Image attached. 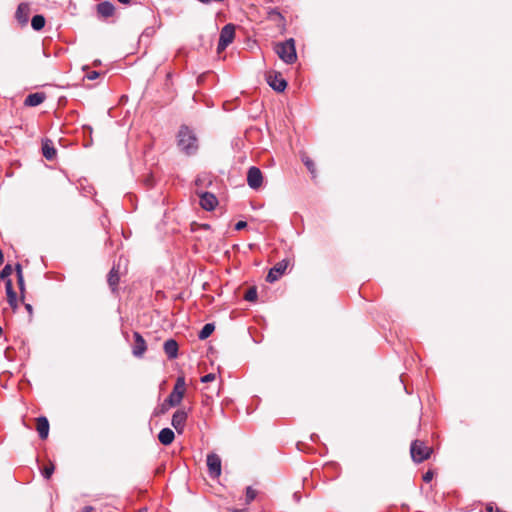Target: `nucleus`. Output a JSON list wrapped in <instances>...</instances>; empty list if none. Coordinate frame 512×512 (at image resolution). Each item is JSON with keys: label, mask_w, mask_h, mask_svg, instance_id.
I'll list each match as a JSON object with an SVG mask.
<instances>
[{"label": "nucleus", "mask_w": 512, "mask_h": 512, "mask_svg": "<svg viewBox=\"0 0 512 512\" xmlns=\"http://www.w3.org/2000/svg\"><path fill=\"white\" fill-rule=\"evenodd\" d=\"M268 14H269V19L274 21V22L281 23V22L284 21V17L276 9H271Z\"/></svg>", "instance_id": "nucleus-25"}, {"label": "nucleus", "mask_w": 512, "mask_h": 512, "mask_svg": "<svg viewBox=\"0 0 512 512\" xmlns=\"http://www.w3.org/2000/svg\"><path fill=\"white\" fill-rule=\"evenodd\" d=\"M134 344L132 347V353L135 357H142V355L145 353L147 346L144 338L141 336L140 333L134 332Z\"/></svg>", "instance_id": "nucleus-13"}, {"label": "nucleus", "mask_w": 512, "mask_h": 512, "mask_svg": "<svg viewBox=\"0 0 512 512\" xmlns=\"http://www.w3.org/2000/svg\"><path fill=\"white\" fill-rule=\"evenodd\" d=\"M45 98V94L42 92L31 93L25 98L24 104L29 107H35L42 104Z\"/></svg>", "instance_id": "nucleus-16"}, {"label": "nucleus", "mask_w": 512, "mask_h": 512, "mask_svg": "<svg viewBox=\"0 0 512 512\" xmlns=\"http://www.w3.org/2000/svg\"><path fill=\"white\" fill-rule=\"evenodd\" d=\"M53 472H54V465L50 464V465L44 467V469L42 470V475L45 479H49L52 476Z\"/></svg>", "instance_id": "nucleus-31"}, {"label": "nucleus", "mask_w": 512, "mask_h": 512, "mask_svg": "<svg viewBox=\"0 0 512 512\" xmlns=\"http://www.w3.org/2000/svg\"><path fill=\"white\" fill-rule=\"evenodd\" d=\"M3 261H4V256H3L2 251L0 250V265L3 263Z\"/></svg>", "instance_id": "nucleus-41"}, {"label": "nucleus", "mask_w": 512, "mask_h": 512, "mask_svg": "<svg viewBox=\"0 0 512 512\" xmlns=\"http://www.w3.org/2000/svg\"><path fill=\"white\" fill-rule=\"evenodd\" d=\"M11 273H12V267H11V265L7 264L0 272V278L6 279L11 275Z\"/></svg>", "instance_id": "nucleus-32"}, {"label": "nucleus", "mask_w": 512, "mask_h": 512, "mask_svg": "<svg viewBox=\"0 0 512 512\" xmlns=\"http://www.w3.org/2000/svg\"><path fill=\"white\" fill-rule=\"evenodd\" d=\"M216 378V375L214 373H209L201 377L202 383H208L214 381Z\"/></svg>", "instance_id": "nucleus-33"}, {"label": "nucleus", "mask_w": 512, "mask_h": 512, "mask_svg": "<svg viewBox=\"0 0 512 512\" xmlns=\"http://www.w3.org/2000/svg\"><path fill=\"white\" fill-rule=\"evenodd\" d=\"M267 83L276 92H283L287 87V81L280 73L271 71L267 74Z\"/></svg>", "instance_id": "nucleus-7"}, {"label": "nucleus", "mask_w": 512, "mask_h": 512, "mask_svg": "<svg viewBox=\"0 0 512 512\" xmlns=\"http://www.w3.org/2000/svg\"><path fill=\"white\" fill-rule=\"evenodd\" d=\"M147 185H150V186L153 185L152 179H150V178L147 179Z\"/></svg>", "instance_id": "nucleus-44"}, {"label": "nucleus", "mask_w": 512, "mask_h": 512, "mask_svg": "<svg viewBox=\"0 0 512 512\" xmlns=\"http://www.w3.org/2000/svg\"><path fill=\"white\" fill-rule=\"evenodd\" d=\"M117 1L122 4H130L132 2V0H117Z\"/></svg>", "instance_id": "nucleus-39"}, {"label": "nucleus", "mask_w": 512, "mask_h": 512, "mask_svg": "<svg viewBox=\"0 0 512 512\" xmlns=\"http://www.w3.org/2000/svg\"><path fill=\"white\" fill-rule=\"evenodd\" d=\"M175 438V434L170 428H163L158 434V440L163 445H170Z\"/></svg>", "instance_id": "nucleus-18"}, {"label": "nucleus", "mask_w": 512, "mask_h": 512, "mask_svg": "<svg viewBox=\"0 0 512 512\" xmlns=\"http://www.w3.org/2000/svg\"><path fill=\"white\" fill-rule=\"evenodd\" d=\"M244 299L249 301V302L255 301L257 299V289L255 287H250L246 291Z\"/></svg>", "instance_id": "nucleus-26"}, {"label": "nucleus", "mask_w": 512, "mask_h": 512, "mask_svg": "<svg viewBox=\"0 0 512 512\" xmlns=\"http://www.w3.org/2000/svg\"><path fill=\"white\" fill-rule=\"evenodd\" d=\"M16 272H17V282H18L19 289L21 291H23L24 290V278H23L22 268H21L20 264H16Z\"/></svg>", "instance_id": "nucleus-27"}, {"label": "nucleus", "mask_w": 512, "mask_h": 512, "mask_svg": "<svg viewBox=\"0 0 512 512\" xmlns=\"http://www.w3.org/2000/svg\"><path fill=\"white\" fill-rule=\"evenodd\" d=\"M45 25V18L42 15H34L31 19V26L34 30L39 31Z\"/></svg>", "instance_id": "nucleus-22"}, {"label": "nucleus", "mask_w": 512, "mask_h": 512, "mask_svg": "<svg viewBox=\"0 0 512 512\" xmlns=\"http://www.w3.org/2000/svg\"><path fill=\"white\" fill-rule=\"evenodd\" d=\"M31 14L30 4L27 2L20 3L15 13V18L20 25L24 26L28 23Z\"/></svg>", "instance_id": "nucleus-12"}, {"label": "nucleus", "mask_w": 512, "mask_h": 512, "mask_svg": "<svg viewBox=\"0 0 512 512\" xmlns=\"http://www.w3.org/2000/svg\"><path fill=\"white\" fill-rule=\"evenodd\" d=\"M275 52L286 64H293L297 60L295 41L293 38L277 43L275 46Z\"/></svg>", "instance_id": "nucleus-2"}, {"label": "nucleus", "mask_w": 512, "mask_h": 512, "mask_svg": "<svg viewBox=\"0 0 512 512\" xmlns=\"http://www.w3.org/2000/svg\"><path fill=\"white\" fill-rule=\"evenodd\" d=\"M257 496V492L256 490H254L252 487L248 486L246 488V496H245V500H246V503L249 504L251 503Z\"/></svg>", "instance_id": "nucleus-28"}, {"label": "nucleus", "mask_w": 512, "mask_h": 512, "mask_svg": "<svg viewBox=\"0 0 512 512\" xmlns=\"http://www.w3.org/2000/svg\"><path fill=\"white\" fill-rule=\"evenodd\" d=\"M247 226V223L245 221H239L235 225V230L239 231L244 229Z\"/></svg>", "instance_id": "nucleus-36"}, {"label": "nucleus", "mask_w": 512, "mask_h": 512, "mask_svg": "<svg viewBox=\"0 0 512 512\" xmlns=\"http://www.w3.org/2000/svg\"><path fill=\"white\" fill-rule=\"evenodd\" d=\"M302 161L309 172L312 174V177H315L316 168L312 159H310L308 156H303Z\"/></svg>", "instance_id": "nucleus-24"}, {"label": "nucleus", "mask_w": 512, "mask_h": 512, "mask_svg": "<svg viewBox=\"0 0 512 512\" xmlns=\"http://www.w3.org/2000/svg\"><path fill=\"white\" fill-rule=\"evenodd\" d=\"M200 198V206L207 211H212L216 208L218 200L216 196L210 192H198Z\"/></svg>", "instance_id": "nucleus-11"}, {"label": "nucleus", "mask_w": 512, "mask_h": 512, "mask_svg": "<svg viewBox=\"0 0 512 512\" xmlns=\"http://www.w3.org/2000/svg\"><path fill=\"white\" fill-rule=\"evenodd\" d=\"M433 478V472L431 470L427 471L424 475H423V481L428 483L432 480Z\"/></svg>", "instance_id": "nucleus-35"}, {"label": "nucleus", "mask_w": 512, "mask_h": 512, "mask_svg": "<svg viewBox=\"0 0 512 512\" xmlns=\"http://www.w3.org/2000/svg\"><path fill=\"white\" fill-rule=\"evenodd\" d=\"M7 300H8L9 305L11 306V308L14 311H16V309L18 308L16 292L7 295Z\"/></svg>", "instance_id": "nucleus-29"}, {"label": "nucleus", "mask_w": 512, "mask_h": 512, "mask_svg": "<svg viewBox=\"0 0 512 512\" xmlns=\"http://www.w3.org/2000/svg\"><path fill=\"white\" fill-rule=\"evenodd\" d=\"M486 510H487L488 512H493V506H492V505H488V506L486 507Z\"/></svg>", "instance_id": "nucleus-42"}, {"label": "nucleus", "mask_w": 512, "mask_h": 512, "mask_svg": "<svg viewBox=\"0 0 512 512\" xmlns=\"http://www.w3.org/2000/svg\"><path fill=\"white\" fill-rule=\"evenodd\" d=\"M42 153H43V156L47 159V160H53L56 156V149L54 148V146L52 145V142L47 140L43 143L42 145Z\"/></svg>", "instance_id": "nucleus-19"}, {"label": "nucleus", "mask_w": 512, "mask_h": 512, "mask_svg": "<svg viewBox=\"0 0 512 512\" xmlns=\"http://www.w3.org/2000/svg\"><path fill=\"white\" fill-rule=\"evenodd\" d=\"M235 512H247V509L235 510Z\"/></svg>", "instance_id": "nucleus-45"}, {"label": "nucleus", "mask_w": 512, "mask_h": 512, "mask_svg": "<svg viewBox=\"0 0 512 512\" xmlns=\"http://www.w3.org/2000/svg\"><path fill=\"white\" fill-rule=\"evenodd\" d=\"M83 70L84 71L87 70V72L85 74V78H87L88 80H95V79H97L100 76V73L97 72V71H89L88 70V66H84Z\"/></svg>", "instance_id": "nucleus-30"}, {"label": "nucleus", "mask_w": 512, "mask_h": 512, "mask_svg": "<svg viewBox=\"0 0 512 512\" xmlns=\"http://www.w3.org/2000/svg\"><path fill=\"white\" fill-rule=\"evenodd\" d=\"M119 282L118 271L113 267L108 274V284L114 291Z\"/></svg>", "instance_id": "nucleus-21"}, {"label": "nucleus", "mask_w": 512, "mask_h": 512, "mask_svg": "<svg viewBox=\"0 0 512 512\" xmlns=\"http://www.w3.org/2000/svg\"><path fill=\"white\" fill-rule=\"evenodd\" d=\"M25 308L27 309V311H28L29 313H32V306H31L30 304H26V305H25Z\"/></svg>", "instance_id": "nucleus-40"}, {"label": "nucleus", "mask_w": 512, "mask_h": 512, "mask_svg": "<svg viewBox=\"0 0 512 512\" xmlns=\"http://www.w3.org/2000/svg\"><path fill=\"white\" fill-rule=\"evenodd\" d=\"M234 36H235V26L233 24L225 25L220 32L217 50L220 52V51L226 49V47L230 43H232Z\"/></svg>", "instance_id": "nucleus-5"}, {"label": "nucleus", "mask_w": 512, "mask_h": 512, "mask_svg": "<svg viewBox=\"0 0 512 512\" xmlns=\"http://www.w3.org/2000/svg\"><path fill=\"white\" fill-rule=\"evenodd\" d=\"M187 418L188 412L185 409H178L174 412L171 419V425L179 434L183 433Z\"/></svg>", "instance_id": "nucleus-10"}, {"label": "nucleus", "mask_w": 512, "mask_h": 512, "mask_svg": "<svg viewBox=\"0 0 512 512\" xmlns=\"http://www.w3.org/2000/svg\"><path fill=\"white\" fill-rule=\"evenodd\" d=\"M432 453V448L424 442L415 440L411 443L410 454L414 462L421 463L427 460Z\"/></svg>", "instance_id": "nucleus-4"}, {"label": "nucleus", "mask_w": 512, "mask_h": 512, "mask_svg": "<svg viewBox=\"0 0 512 512\" xmlns=\"http://www.w3.org/2000/svg\"><path fill=\"white\" fill-rule=\"evenodd\" d=\"M97 12L103 18H108L114 14L115 6L109 1H104L97 5Z\"/></svg>", "instance_id": "nucleus-15"}, {"label": "nucleus", "mask_w": 512, "mask_h": 512, "mask_svg": "<svg viewBox=\"0 0 512 512\" xmlns=\"http://www.w3.org/2000/svg\"><path fill=\"white\" fill-rule=\"evenodd\" d=\"M163 349L168 359L172 360L178 356V343L176 340L170 338L164 342Z\"/></svg>", "instance_id": "nucleus-14"}, {"label": "nucleus", "mask_w": 512, "mask_h": 512, "mask_svg": "<svg viewBox=\"0 0 512 512\" xmlns=\"http://www.w3.org/2000/svg\"><path fill=\"white\" fill-rule=\"evenodd\" d=\"M202 181H203V180H202V178H201L200 176H199V177H197V179L195 180V184H196V186H200V185H202Z\"/></svg>", "instance_id": "nucleus-38"}, {"label": "nucleus", "mask_w": 512, "mask_h": 512, "mask_svg": "<svg viewBox=\"0 0 512 512\" xmlns=\"http://www.w3.org/2000/svg\"><path fill=\"white\" fill-rule=\"evenodd\" d=\"M214 329L215 326L213 323L205 324L198 334L199 339L204 340L208 338L213 333Z\"/></svg>", "instance_id": "nucleus-20"}, {"label": "nucleus", "mask_w": 512, "mask_h": 512, "mask_svg": "<svg viewBox=\"0 0 512 512\" xmlns=\"http://www.w3.org/2000/svg\"><path fill=\"white\" fill-rule=\"evenodd\" d=\"M288 265L289 261L287 259H283L282 261L276 263L267 274V282L273 283L277 281L284 274Z\"/></svg>", "instance_id": "nucleus-9"}, {"label": "nucleus", "mask_w": 512, "mask_h": 512, "mask_svg": "<svg viewBox=\"0 0 512 512\" xmlns=\"http://www.w3.org/2000/svg\"><path fill=\"white\" fill-rule=\"evenodd\" d=\"M263 175L258 167L252 166L247 172V184L251 189L257 190L262 186Z\"/></svg>", "instance_id": "nucleus-6"}, {"label": "nucleus", "mask_w": 512, "mask_h": 512, "mask_svg": "<svg viewBox=\"0 0 512 512\" xmlns=\"http://www.w3.org/2000/svg\"><path fill=\"white\" fill-rule=\"evenodd\" d=\"M186 392V382L185 378L183 376H179L176 379L175 385L173 387L172 392L169 394V396L166 398L168 403L173 406L177 407L181 404L183 397Z\"/></svg>", "instance_id": "nucleus-3"}, {"label": "nucleus", "mask_w": 512, "mask_h": 512, "mask_svg": "<svg viewBox=\"0 0 512 512\" xmlns=\"http://www.w3.org/2000/svg\"><path fill=\"white\" fill-rule=\"evenodd\" d=\"M37 432L41 439H46L49 434V422L44 416L37 418Z\"/></svg>", "instance_id": "nucleus-17"}, {"label": "nucleus", "mask_w": 512, "mask_h": 512, "mask_svg": "<svg viewBox=\"0 0 512 512\" xmlns=\"http://www.w3.org/2000/svg\"><path fill=\"white\" fill-rule=\"evenodd\" d=\"M206 462L210 477L218 478L221 475V458L215 453H210L207 455Z\"/></svg>", "instance_id": "nucleus-8"}, {"label": "nucleus", "mask_w": 512, "mask_h": 512, "mask_svg": "<svg viewBox=\"0 0 512 512\" xmlns=\"http://www.w3.org/2000/svg\"><path fill=\"white\" fill-rule=\"evenodd\" d=\"M172 406L165 399L163 403L159 404L153 411V416L158 417L164 415L168 412L169 408Z\"/></svg>", "instance_id": "nucleus-23"}, {"label": "nucleus", "mask_w": 512, "mask_h": 512, "mask_svg": "<svg viewBox=\"0 0 512 512\" xmlns=\"http://www.w3.org/2000/svg\"><path fill=\"white\" fill-rule=\"evenodd\" d=\"M198 1L201 2V3H204V4H208V3L211 2L210 0H198Z\"/></svg>", "instance_id": "nucleus-43"}, {"label": "nucleus", "mask_w": 512, "mask_h": 512, "mask_svg": "<svg viewBox=\"0 0 512 512\" xmlns=\"http://www.w3.org/2000/svg\"><path fill=\"white\" fill-rule=\"evenodd\" d=\"M93 511V507L91 506H85L81 512H92Z\"/></svg>", "instance_id": "nucleus-37"}, {"label": "nucleus", "mask_w": 512, "mask_h": 512, "mask_svg": "<svg viewBox=\"0 0 512 512\" xmlns=\"http://www.w3.org/2000/svg\"><path fill=\"white\" fill-rule=\"evenodd\" d=\"M5 288H6V294L9 295V294H12L14 293V289H13V285H12V281L11 279H7L6 283H5Z\"/></svg>", "instance_id": "nucleus-34"}, {"label": "nucleus", "mask_w": 512, "mask_h": 512, "mask_svg": "<svg viewBox=\"0 0 512 512\" xmlns=\"http://www.w3.org/2000/svg\"><path fill=\"white\" fill-rule=\"evenodd\" d=\"M177 145L186 155H193L198 150V139L188 126H181L177 134Z\"/></svg>", "instance_id": "nucleus-1"}]
</instances>
